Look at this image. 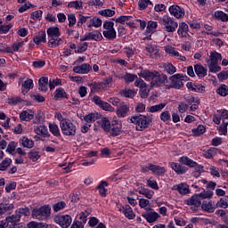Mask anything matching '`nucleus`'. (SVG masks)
Returning <instances> with one entry per match:
<instances>
[{"label":"nucleus","mask_w":228,"mask_h":228,"mask_svg":"<svg viewBox=\"0 0 228 228\" xmlns=\"http://www.w3.org/2000/svg\"><path fill=\"white\" fill-rule=\"evenodd\" d=\"M164 69L167 74H170V75L175 74L177 72V68H175V66H174L170 62L164 64Z\"/></svg>","instance_id":"8fccbe9b"},{"label":"nucleus","mask_w":228,"mask_h":228,"mask_svg":"<svg viewBox=\"0 0 228 228\" xmlns=\"http://www.w3.org/2000/svg\"><path fill=\"white\" fill-rule=\"evenodd\" d=\"M54 222L62 228H68L70 227V224H72V217L69 215L57 216L54 217Z\"/></svg>","instance_id":"f8f14e48"},{"label":"nucleus","mask_w":228,"mask_h":228,"mask_svg":"<svg viewBox=\"0 0 228 228\" xmlns=\"http://www.w3.org/2000/svg\"><path fill=\"white\" fill-rule=\"evenodd\" d=\"M51 215V207L45 205L40 208H36L32 211L33 218L37 220H45Z\"/></svg>","instance_id":"423d86ee"},{"label":"nucleus","mask_w":228,"mask_h":228,"mask_svg":"<svg viewBox=\"0 0 228 228\" xmlns=\"http://www.w3.org/2000/svg\"><path fill=\"white\" fill-rule=\"evenodd\" d=\"M24 42H16L4 51L7 52V54H13V53L19 52V49L22 48Z\"/></svg>","instance_id":"b1692460"},{"label":"nucleus","mask_w":228,"mask_h":228,"mask_svg":"<svg viewBox=\"0 0 228 228\" xmlns=\"http://www.w3.org/2000/svg\"><path fill=\"white\" fill-rule=\"evenodd\" d=\"M116 21L119 22V24H126V26H129V28H134L133 16H120L117 18Z\"/></svg>","instance_id":"4be33fe9"},{"label":"nucleus","mask_w":228,"mask_h":228,"mask_svg":"<svg viewBox=\"0 0 228 228\" xmlns=\"http://www.w3.org/2000/svg\"><path fill=\"white\" fill-rule=\"evenodd\" d=\"M152 6V2L151 0H139L138 6L139 10H145L147 6Z\"/></svg>","instance_id":"0e129e2a"},{"label":"nucleus","mask_w":228,"mask_h":228,"mask_svg":"<svg viewBox=\"0 0 228 228\" xmlns=\"http://www.w3.org/2000/svg\"><path fill=\"white\" fill-rule=\"evenodd\" d=\"M170 167H171L172 170H174L179 175H181L183 174H186V168L183 167L181 165H179L177 163L171 162Z\"/></svg>","instance_id":"4c0bfd02"},{"label":"nucleus","mask_w":228,"mask_h":228,"mask_svg":"<svg viewBox=\"0 0 228 228\" xmlns=\"http://www.w3.org/2000/svg\"><path fill=\"white\" fill-rule=\"evenodd\" d=\"M220 60H222V54L218 53L216 51H212L207 63H218Z\"/></svg>","instance_id":"7c9ffc66"},{"label":"nucleus","mask_w":228,"mask_h":228,"mask_svg":"<svg viewBox=\"0 0 228 228\" xmlns=\"http://www.w3.org/2000/svg\"><path fill=\"white\" fill-rule=\"evenodd\" d=\"M119 95H121V97H126L127 99H133V97L136 95V91L127 88L123 89L119 92Z\"/></svg>","instance_id":"f704fd0d"},{"label":"nucleus","mask_w":228,"mask_h":228,"mask_svg":"<svg viewBox=\"0 0 228 228\" xmlns=\"http://www.w3.org/2000/svg\"><path fill=\"white\" fill-rule=\"evenodd\" d=\"M190 31V28L188 27V24L186 22H181L178 25L177 33L178 36L182 38H188L190 37V34L188 33Z\"/></svg>","instance_id":"dca6fc26"},{"label":"nucleus","mask_w":228,"mask_h":228,"mask_svg":"<svg viewBox=\"0 0 228 228\" xmlns=\"http://www.w3.org/2000/svg\"><path fill=\"white\" fill-rule=\"evenodd\" d=\"M208 65L209 72L213 74H216V72H220L222 70V67L218 65V62H207Z\"/></svg>","instance_id":"c03bdc74"},{"label":"nucleus","mask_w":228,"mask_h":228,"mask_svg":"<svg viewBox=\"0 0 228 228\" xmlns=\"http://www.w3.org/2000/svg\"><path fill=\"white\" fill-rule=\"evenodd\" d=\"M217 94L221 95V97H226L228 95V87L226 85H221L217 90Z\"/></svg>","instance_id":"680f3d73"},{"label":"nucleus","mask_w":228,"mask_h":228,"mask_svg":"<svg viewBox=\"0 0 228 228\" xmlns=\"http://www.w3.org/2000/svg\"><path fill=\"white\" fill-rule=\"evenodd\" d=\"M84 120L87 124H92V122H95V120H99V113L97 112L89 113L84 117Z\"/></svg>","instance_id":"ea45409f"},{"label":"nucleus","mask_w":228,"mask_h":228,"mask_svg":"<svg viewBox=\"0 0 228 228\" xmlns=\"http://www.w3.org/2000/svg\"><path fill=\"white\" fill-rule=\"evenodd\" d=\"M201 209L203 211H206V213H215V205H213V202L211 201H203L201 204Z\"/></svg>","instance_id":"cd10ccee"},{"label":"nucleus","mask_w":228,"mask_h":228,"mask_svg":"<svg viewBox=\"0 0 228 228\" xmlns=\"http://www.w3.org/2000/svg\"><path fill=\"white\" fill-rule=\"evenodd\" d=\"M142 216L145 218L149 224H153V222H156L159 218V214L156 211H151L142 214Z\"/></svg>","instance_id":"412c9836"},{"label":"nucleus","mask_w":228,"mask_h":228,"mask_svg":"<svg viewBox=\"0 0 228 228\" xmlns=\"http://www.w3.org/2000/svg\"><path fill=\"white\" fill-rule=\"evenodd\" d=\"M179 163L182 165H186V167H197V162L193 161V159L188 158L187 156H183L178 159Z\"/></svg>","instance_id":"c85d7f7f"},{"label":"nucleus","mask_w":228,"mask_h":228,"mask_svg":"<svg viewBox=\"0 0 228 228\" xmlns=\"http://www.w3.org/2000/svg\"><path fill=\"white\" fill-rule=\"evenodd\" d=\"M49 129H50V133H52L53 136H60L61 133H60V127H58V125H56L55 123H50Z\"/></svg>","instance_id":"6e6d98bb"},{"label":"nucleus","mask_w":228,"mask_h":228,"mask_svg":"<svg viewBox=\"0 0 228 228\" xmlns=\"http://www.w3.org/2000/svg\"><path fill=\"white\" fill-rule=\"evenodd\" d=\"M186 79V76L177 73L169 77V81L171 82V88H175L176 90H179L180 88H183L184 86V84L183 81Z\"/></svg>","instance_id":"6e6552de"},{"label":"nucleus","mask_w":228,"mask_h":228,"mask_svg":"<svg viewBox=\"0 0 228 228\" xmlns=\"http://www.w3.org/2000/svg\"><path fill=\"white\" fill-rule=\"evenodd\" d=\"M102 127L105 133H109L111 128V122L110 121V118L107 117L102 118Z\"/></svg>","instance_id":"49530a36"},{"label":"nucleus","mask_w":228,"mask_h":228,"mask_svg":"<svg viewBox=\"0 0 228 228\" xmlns=\"http://www.w3.org/2000/svg\"><path fill=\"white\" fill-rule=\"evenodd\" d=\"M53 99L55 101H58V99H67V92H65V89H63V87L57 88L53 93Z\"/></svg>","instance_id":"2f4dec72"},{"label":"nucleus","mask_w":228,"mask_h":228,"mask_svg":"<svg viewBox=\"0 0 228 228\" xmlns=\"http://www.w3.org/2000/svg\"><path fill=\"white\" fill-rule=\"evenodd\" d=\"M184 204H187V206H194V208H200L202 203L199 195L194 194L188 200H185Z\"/></svg>","instance_id":"a211bd4d"},{"label":"nucleus","mask_w":228,"mask_h":228,"mask_svg":"<svg viewBox=\"0 0 228 228\" xmlns=\"http://www.w3.org/2000/svg\"><path fill=\"white\" fill-rule=\"evenodd\" d=\"M124 215L129 220H134L135 216L134 212L133 211V208H131V206L129 205L125 206Z\"/></svg>","instance_id":"de8ad7c7"},{"label":"nucleus","mask_w":228,"mask_h":228,"mask_svg":"<svg viewBox=\"0 0 228 228\" xmlns=\"http://www.w3.org/2000/svg\"><path fill=\"white\" fill-rule=\"evenodd\" d=\"M68 8H73L74 10H82L83 2L81 0L72 1L67 4Z\"/></svg>","instance_id":"37998d69"},{"label":"nucleus","mask_w":228,"mask_h":228,"mask_svg":"<svg viewBox=\"0 0 228 228\" xmlns=\"http://www.w3.org/2000/svg\"><path fill=\"white\" fill-rule=\"evenodd\" d=\"M138 76L131 73H126L121 76V79L125 81V83H133L135 79H137Z\"/></svg>","instance_id":"09e8293b"},{"label":"nucleus","mask_w":228,"mask_h":228,"mask_svg":"<svg viewBox=\"0 0 228 228\" xmlns=\"http://www.w3.org/2000/svg\"><path fill=\"white\" fill-rule=\"evenodd\" d=\"M194 70L198 77H206V76H208V69H206V68L201 64L194 65Z\"/></svg>","instance_id":"393cba45"},{"label":"nucleus","mask_w":228,"mask_h":228,"mask_svg":"<svg viewBox=\"0 0 228 228\" xmlns=\"http://www.w3.org/2000/svg\"><path fill=\"white\" fill-rule=\"evenodd\" d=\"M152 116L135 115L130 118L131 124H134L136 131H145L152 124Z\"/></svg>","instance_id":"f03ea898"},{"label":"nucleus","mask_w":228,"mask_h":228,"mask_svg":"<svg viewBox=\"0 0 228 228\" xmlns=\"http://www.w3.org/2000/svg\"><path fill=\"white\" fill-rule=\"evenodd\" d=\"M13 209V204L0 203V216Z\"/></svg>","instance_id":"864d4df0"},{"label":"nucleus","mask_w":228,"mask_h":228,"mask_svg":"<svg viewBox=\"0 0 228 228\" xmlns=\"http://www.w3.org/2000/svg\"><path fill=\"white\" fill-rule=\"evenodd\" d=\"M18 143L16 142H10L6 148V152L9 154H14L15 150L17 149Z\"/></svg>","instance_id":"e2e57ef3"},{"label":"nucleus","mask_w":228,"mask_h":228,"mask_svg":"<svg viewBox=\"0 0 228 228\" xmlns=\"http://www.w3.org/2000/svg\"><path fill=\"white\" fill-rule=\"evenodd\" d=\"M50 38H60V28L58 27H50L46 31Z\"/></svg>","instance_id":"c756f323"},{"label":"nucleus","mask_w":228,"mask_h":228,"mask_svg":"<svg viewBox=\"0 0 228 228\" xmlns=\"http://www.w3.org/2000/svg\"><path fill=\"white\" fill-rule=\"evenodd\" d=\"M127 113H129V106L124 104L121 105L116 111V114L119 118H124L127 117Z\"/></svg>","instance_id":"bb28decb"},{"label":"nucleus","mask_w":228,"mask_h":228,"mask_svg":"<svg viewBox=\"0 0 228 228\" xmlns=\"http://www.w3.org/2000/svg\"><path fill=\"white\" fill-rule=\"evenodd\" d=\"M219 116L218 115H214L213 117V122L214 124H220L221 121L225 122L228 119V110H220L219 112Z\"/></svg>","instance_id":"6ab92c4d"},{"label":"nucleus","mask_w":228,"mask_h":228,"mask_svg":"<svg viewBox=\"0 0 228 228\" xmlns=\"http://www.w3.org/2000/svg\"><path fill=\"white\" fill-rule=\"evenodd\" d=\"M90 216V210H86L84 212H80L78 215V222H81V224H86V218H88V216Z\"/></svg>","instance_id":"052dcab7"},{"label":"nucleus","mask_w":228,"mask_h":228,"mask_svg":"<svg viewBox=\"0 0 228 228\" xmlns=\"http://www.w3.org/2000/svg\"><path fill=\"white\" fill-rule=\"evenodd\" d=\"M142 172H143L144 174L151 171L152 172V174H154V175H163L167 170L165 169L164 167L161 166H156L154 164H147L145 166H142L141 167Z\"/></svg>","instance_id":"0eeeda50"},{"label":"nucleus","mask_w":228,"mask_h":228,"mask_svg":"<svg viewBox=\"0 0 228 228\" xmlns=\"http://www.w3.org/2000/svg\"><path fill=\"white\" fill-rule=\"evenodd\" d=\"M33 79L28 78L21 84V94H23V95H26V94H28V92H29L31 88H33Z\"/></svg>","instance_id":"5701e85b"},{"label":"nucleus","mask_w":228,"mask_h":228,"mask_svg":"<svg viewBox=\"0 0 228 228\" xmlns=\"http://www.w3.org/2000/svg\"><path fill=\"white\" fill-rule=\"evenodd\" d=\"M146 51H148V53H149L150 56H151V58L158 56V53H159L158 46H156L154 45H148L146 47Z\"/></svg>","instance_id":"a18cd8bd"},{"label":"nucleus","mask_w":228,"mask_h":228,"mask_svg":"<svg viewBox=\"0 0 228 228\" xmlns=\"http://www.w3.org/2000/svg\"><path fill=\"white\" fill-rule=\"evenodd\" d=\"M33 41L37 44V45L46 43L47 42V35L45 32H39L34 38Z\"/></svg>","instance_id":"72a5a7b5"},{"label":"nucleus","mask_w":228,"mask_h":228,"mask_svg":"<svg viewBox=\"0 0 228 228\" xmlns=\"http://www.w3.org/2000/svg\"><path fill=\"white\" fill-rule=\"evenodd\" d=\"M214 19L216 20H221V22H228V14L224 12V11H216L213 13Z\"/></svg>","instance_id":"a878e982"},{"label":"nucleus","mask_w":228,"mask_h":228,"mask_svg":"<svg viewBox=\"0 0 228 228\" xmlns=\"http://www.w3.org/2000/svg\"><path fill=\"white\" fill-rule=\"evenodd\" d=\"M164 51L169 56H173V57L179 56V52H177L175 47H173L172 45L164 46Z\"/></svg>","instance_id":"79ce46f5"},{"label":"nucleus","mask_w":228,"mask_h":228,"mask_svg":"<svg viewBox=\"0 0 228 228\" xmlns=\"http://www.w3.org/2000/svg\"><path fill=\"white\" fill-rule=\"evenodd\" d=\"M92 102L96 104V106L98 108H101V110H103V111H109L110 113H113V111H115V109L113 108V106H111V104H110L108 102L102 101V99H101L97 95H94L92 98Z\"/></svg>","instance_id":"1a4fd4ad"},{"label":"nucleus","mask_w":228,"mask_h":228,"mask_svg":"<svg viewBox=\"0 0 228 228\" xmlns=\"http://www.w3.org/2000/svg\"><path fill=\"white\" fill-rule=\"evenodd\" d=\"M108 186V182L102 181L98 185V191L101 195V197H106L108 195V189H106Z\"/></svg>","instance_id":"58836bf2"},{"label":"nucleus","mask_w":228,"mask_h":228,"mask_svg":"<svg viewBox=\"0 0 228 228\" xmlns=\"http://www.w3.org/2000/svg\"><path fill=\"white\" fill-rule=\"evenodd\" d=\"M20 145L25 149H33L35 147V141L27 136H22L20 138Z\"/></svg>","instance_id":"aec40b11"},{"label":"nucleus","mask_w":228,"mask_h":228,"mask_svg":"<svg viewBox=\"0 0 228 228\" xmlns=\"http://www.w3.org/2000/svg\"><path fill=\"white\" fill-rule=\"evenodd\" d=\"M216 208H222L223 209H227L228 208V200L225 198H221L216 204Z\"/></svg>","instance_id":"69168bd1"},{"label":"nucleus","mask_w":228,"mask_h":228,"mask_svg":"<svg viewBox=\"0 0 228 228\" xmlns=\"http://www.w3.org/2000/svg\"><path fill=\"white\" fill-rule=\"evenodd\" d=\"M43 13L44 12H42V10L35 11L30 14V19H32L34 22H37V20H42Z\"/></svg>","instance_id":"13d9d810"},{"label":"nucleus","mask_w":228,"mask_h":228,"mask_svg":"<svg viewBox=\"0 0 228 228\" xmlns=\"http://www.w3.org/2000/svg\"><path fill=\"white\" fill-rule=\"evenodd\" d=\"M172 190L175 191H178L180 195H189V193H191V191L190 190V185L185 183H181L174 185L172 187Z\"/></svg>","instance_id":"4468645a"},{"label":"nucleus","mask_w":228,"mask_h":228,"mask_svg":"<svg viewBox=\"0 0 228 228\" xmlns=\"http://www.w3.org/2000/svg\"><path fill=\"white\" fill-rule=\"evenodd\" d=\"M102 26V20L99 18H93L87 21V28H101Z\"/></svg>","instance_id":"e433bc0d"},{"label":"nucleus","mask_w":228,"mask_h":228,"mask_svg":"<svg viewBox=\"0 0 228 228\" xmlns=\"http://www.w3.org/2000/svg\"><path fill=\"white\" fill-rule=\"evenodd\" d=\"M12 165V159L5 158L2 162H0V170L4 172L8 167Z\"/></svg>","instance_id":"bf43d9fd"},{"label":"nucleus","mask_w":228,"mask_h":228,"mask_svg":"<svg viewBox=\"0 0 228 228\" xmlns=\"http://www.w3.org/2000/svg\"><path fill=\"white\" fill-rule=\"evenodd\" d=\"M35 118V111L32 110H26L20 113V120L21 122H29V120H33Z\"/></svg>","instance_id":"2eb2a0df"},{"label":"nucleus","mask_w":228,"mask_h":228,"mask_svg":"<svg viewBox=\"0 0 228 228\" xmlns=\"http://www.w3.org/2000/svg\"><path fill=\"white\" fill-rule=\"evenodd\" d=\"M99 13L102 17H113V15H115V11L111 9H103L100 11Z\"/></svg>","instance_id":"774afa93"},{"label":"nucleus","mask_w":228,"mask_h":228,"mask_svg":"<svg viewBox=\"0 0 228 228\" xmlns=\"http://www.w3.org/2000/svg\"><path fill=\"white\" fill-rule=\"evenodd\" d=\"M60 127L64 136H76L77 127L69 119H68L67 121H63Z\"/></svg>","instance_id":"39448f33"},{"label":"nucleus","mask_w":228,"mask_h":228,"mask_svg":"<svg viewBox=\"0 0 228 228\" xmlns=\"http://www.w3.org/2000/svg\"><path fill=\"white\" fill-rule=\"evenodd\" d=\"M158 28V22L150 20L147 25V31L150 33H154Z\"/></svg>","instance_id":"338daca9"},{"label":"nucleus","mask_w":228,"mask_h":228,"mask_svg":"<svg viewBox=\"0 0 228 228\" xmlns=\"http://www.w3.org/2000/svg\"><path fill=\"white\" fill-rule=\"evenodd\" d=\"M203 156L208 159H211L214 156H216V148H210L208 150L203 151Z\"/></svg>","instance_id":"5fc2aeb1"},{"label":"nucleus","mask_w":228,"mask_h":228,"mask_svg":"<svg viewBox=\"0 0 228 228\" xmlns=\"http://www.w3.org/2000/svg\"><path fill=\"white\" fill-rule=\"evenodd\" d=\"M31 212H29L28 208H19L16 210L15 215L12 216L11 220L17 223L20 221V218H22V216H29Z\"/></svg>","instance_id":"ddd939ff"},{"label":"nucleus","mask_w":228,"mask_h":228,"mask_svg":"<svg viewBox=\"0 0 228 228\" xmlns=\"http://www.w3.org/2000/svg\"><path fill=\"white\" fill-rule=\"evenodd\" d=\"M138 193H140V195H143L144 197H146V199H152L154 197V191H151L149 189H146L145 187H139L137 189Z\"/></svg>","instance_id":"473e14b6"},{"label":"nucleus","mask_w":228,"mask_h":228,"mask_svg":"<svg viewBox=\"0 0 228 228\" xmlns=\"http://www.w3.org/2000/svg\"><path fill=\"white\" fill-rule=\"evenodd\" d=\"M137 75L139 77L145 79V81H151V86H160V85L163 84L161 78L164 79V81L167 79V75L161 76L158 71H151L149 69H143L142 68L138 70Z\"/></svg>","instance_id":"f257e3e1"},{"label":"nucleus","mask_w":228,"mask_h":228,"mask_svg":"<svg viewBox=\"0 0 228 228\" xmlns=\"http://www.w3.org/2000/svg\"><path fill=\"white\" fill-rule=\"evenodd\" d=\"M168 12L170 15H172V17H175V19H183L184 15H186L184 8L177 4L170 5L168 8Z\"/></svg>","instance_id":"9d476101"},{"label":"nucleus","mask_w":228,"mask_h":228,"mask_svg":"<svg viewBox=\"0 0 228 228\" xmlns=\"http://www.w3.org/2000/svg\"><path fill=\"white\" fill-rule=\"evenodd\" d=\"M13 209V204L0 203V216Z\"/></svg>","instance_id":"603ef678"},{"label":"nucleus","mask_w":228,"mask_h":228,"mask_svg":"<svg viewBox=\"0 0 228 228\" xmlns=\"http://www.w3.org/2000/svg\"><path fill=\"white\" fill-rule=\"evenodd\" d=\"M159 23L166 33H175L177 28L179 27V23H177L175 19L169 15H164L159 18Z\"/></svg>","instance_id":"7ed1b4c3"},{"label":"nucleus","mask_w":228,"mask_h":228,"mask_svg":"<svg viewBox=\"0 0 228 228\" xmlns=\"http://www.w3.org/2000/svg\"><path fill=\"white\" fill-rule=\"evenodd\" d=\"M34 131L36 134H38L39 136H47V134H49L45 126H37L34 128Z\"/></svg>","instance_id":"a19ab883"},{"label":"nucleus","mask_w":228,"mask_h":228,"mask_svg":"<svg viewBox=\"0 0 228 228\" xmlns=\"http://www.w3.org/2000/svg\"><path fill=\"white\" fill-rule=\"evenodd\" d=\"M115 23L113 21L103 22L102 35L107 40H115L117 38V30H115Z\"/></svg>","instance_id":"20e7f679"},{"label":"nucleus","mask_w":228,"mask_h":228,"mask_svg":"<svg viewBox=\"0 0 228 228\" xmlns=\"http://www.w3.org/2000/svg\"><path fill=\"white\" fill-rule=\"evenodd\" d=\"M89 37L91 40H95V42H99V40H102V34L99 32L98 30H94L92 32H89Z\"/></svg>","instance_id":"4d7b16f0"},{"label":"nucleus","mask_w":228,"mask_h":228,"mask_svg":"<svg viewBox=\"0 0 228 228\" xmlns=\"http://www.w3.org/2000/svg\"><path fill=\"white\" fill-rule=\"evenodd\" d=\"M90 70H92V66L88 63H84L73 68V72H75V74H88Z\"/></svg>","instance_id":"f3484780"},{"label":"nucleus","mask_w":228,"mask_h":228,"mask_svg":"<svg viewBox=\"0 0 228 228\" xmlns=\"http://www.w3.org/2000/svg\"><path fill=\"white\" fill-rule=\"evenodd\" d=\"M107 133L110 136H119V134H122V122L118 121V119H113L110 131Z\"/></svg>","instance_id":"9b49d317"},{"label":"nucleus","mask_w":228,"mask_h":228,"mask_svg":"<svg viewBox=\"0 0 228 228\" xmlns=\"http://www.w3.org/2000/svg\"><path fill=\"white\" fill-rule=\"evenodd\" d=\"M39 90L41 92H47L49 86V78L47 77H43L39 79Z\"/></svg>","instance_id":"c9c22d12"},{"label":"nucleus","mask_w":228,"mask_h":228,"mask_svg":"<svg viewBox=\"0 0 228 228\" xmlns=\"http://www.w3.org/2000/svg\"><path fill=\"white\" fill-rule=\"evenodd\" d=\"M165 106H167V103H159L157 105H153L148 108V111L150 113H156L158 111H161V110H163V108H165Z\"/></svg>","instance_id":"3c124183"}]
</instances>
